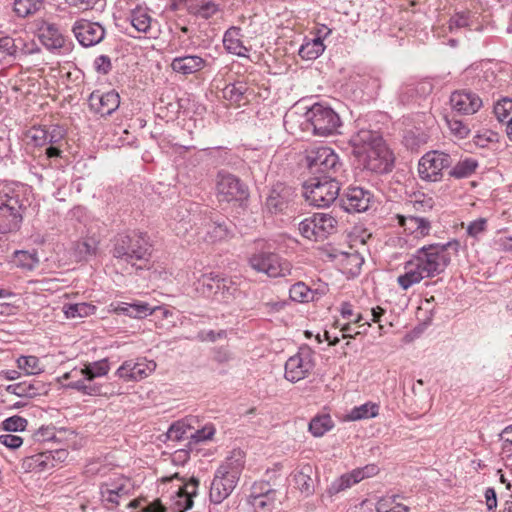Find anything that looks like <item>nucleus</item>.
<instances>
[{
    "instance_id": "nucleus-19",
    "label": "nucleus",
    "mask_w": 512,
    "mask_h": 512,
    "mask_svg": "<svg viewBox=\"0 0 512 512\" xmlns=\"http://www.w3.org/2000/svg\"><path fill=\"white\" fill-rule=\"evenodd\" d=\"M238 481L217 469L210 485V501L214 504L222 503L235 489Z\"/></svg>"
},
{
    "instance_id": "nucleus-42",
    "label": "nucleus",
    "mask_w": 512,
    "mask_h": 512,
    "mask_svg": "<svg viewBox=\"0 0 512 512\" xmlns=\"http://www.w3.org/2000/svg\"><path fill=\"white\" fill-rule=\"evenodd\" d=\"M81 377H87L94 380L95 378L102 377L110 371V364L108 359L104 358L98 361L89 362L81 368Z\"/></svg>"
},
{
    "instance_id": "nucleus-1",
    "label": "nucleus",
    "mask_w": 512,
    "mask_h": 512,
    "mask_svg": "<svg viewBox=\"0 0 512 512\" xmlns=\"http://www.w3.org/2000/svg\"><path fill=\"white\" fill-rule=\"evenodd\" d=\"M460 242L457 239L445 243H431L417 249L404 264V273L397 277V283L403 290L419 284L426 278L443 273L449 266L453 255H457Z\"/></svg>"
},
{
    "instance_id": "nucleus-35",
    "label": "nucleus",
    "mask_w": 512,
    "mask_h": 512,
    "mask_svg": "<svg viewBox=\"0 0 512 512\" xmlns=\"http://www.w3.org/2000/svg\"><path fill=\"white\" fill-rule=\"evenodd\" d=\"M130 21L136 31L144 34H149V37H152L151 32L153 30L154 21L146 9L139 7L132 10L130 15Z\"/></svg>"
},
{
    "instance_id": "nucleus-7",
    "label": "nucleus",
    "mask_w": 512,
    "mask_h": 512,
    "mask_svg": "<svg viewBox=\"0 0 512 512\" xmlns=\"http://www.w3.org/2000/svg\"><path fill=\"white\" fill-rule=\"evenodd\" d=\"M452 163L453 158L450 154L439 150L428 151L418 161V176L424 182H440L443 180L444 170Z\"/></svg>"
},
{
    "instance_id": "nucleus-61",
    "label": "nucleus",
    "mask_w": 512,
    "mask_h": 512,
    "mask_svg": "<svg viewBox=\"0 0 512 512\" xmlns=\"http://www.w3.org/2000/svg\"><path fill=\"white\" fill-rule=\"evenodd\" d=\"M486 229L487 219L478 218L468 224L466 232L468 236L477 239L481 234H483L486 231Z\"/></svg>"
},
{
    "instance_id": "nucleus-64",
    "label": "nucleus",
    "mask_w": 512,
    "mask_h": 512,
    "mask_svg": "<svg viewBox=\"0 0 512 512\" xmlns=\"http://www.w3.org/2000/svg\"><path fill=\"white\" fill-rule=\"evenodd\" d=\"M500 439L503 442L502 449L508 456H512V425L507 426L501 433Z\"/></svg>"
},
{
    "instance_id": "nucleus-17",
    "label": "nucleus",
    "mask_w": 512,
    "mask_h": 512,
    "mask_svg": "<svg viewBox=\"0 0 512 512\" xmlns=\"http://www.w3.org/2000/svg\"><path fill=\"white\" fill-rule=\"evenodd\" d=\"M378 472L379 468L375 464H368L364 467L356 468L349 473L343 474L338 479L333 481L329 487V492L331 494H337L366 478L377 475Z\"/></svg>"
},
{
    "instance_id": "nucleus-34",
    "label": "nucleus",
    "mask_w": 512,
    "mask_h": 512,
    "mask_svg": "<svg viewBox=\"0 0 512 512\" xmlns=\"http://www.w3.org/2000/svg\"><path fill=\"white\" fill-rule=\"evenodd\" d=\"M233 235V229L230 222H212L206 226L205 240L217 242L230 238Z\"/></svg>"
},
{
    "instance_id": "nucleus-36",
    "label": "nucleus",
    "mask_w": 512,
    "mask_h": 512,
    "mask_svg": "<svg viewBox=\"0 0 512 512\" xmlns=\"http://www.w3.org/2000/svg\"><path fill=\"white\" fill-rule=\"evenodd\" d=\"M187 10L191 15L209 19L218 12L219 6L211 0H194L188 5Z\"/></svg>"
},
{
    "instance_id": "nucleus-60",
    "label": "nucleus",
    "mask_w": 512,
    "mask_h": 512,
    "mask_svg": "<svg viewBox=\"0 0 512 512\" xmlns=\"http://www.w3.org/2000/svg\"><path fill=\"white\" fill-rule=\"evenodd\" d=\"M96 243L94 241L85 240L77 243L76 254L80 260H85L89 256L96 253Z\"/></svg>"
},
{
    "instance_id": "nucleus-10",
    "label": "nucleus",
    "mask_w": 512,
    "mask_h": 512,
    "mask_svg": "<svg viewBox=\"0 0 512 512\" xmlns=\"http://www.w3.org/2000/svg\"><path fill=\"white\" fill-rule=\"evenodd\" d=\"M315 366L314 352L308 346H302L285 363L284 377L296 383L309 376Z\"/></svg>"
},
{
    "instance_id": "nucleus-15",
    "label": "nucleus",
    "mask_w": 512,
    "mask_h": 512,
    "mask_svg": "<svg viewBox=\"0 0 512 512\" xmlns=\"http://www.w3.org/2000/svg\"><path fill=\"white\" fill-rule=\"evenodd\" d=\"M72 32L83 47L95 46L105 37V29L100 23L86 19L77 20L73 24Z\"/></svg>"
},
{
    "instance_id": "nucleus-30",
    "label": "nucleus",
    "mask_w": 512,
    "mask_h": 512,
    "mask_svg": "<svg viewBox=\"0 0 512 512\" xmlns=\"http://www.w3.org/2000/svg\"><path fill=\"white\" fill-rule=\"evenodd\" d=\"M221 278L220 274L214 272L202 274L193 284L195 291L203 297L215 300Z\"/></svg>"
},
{
    "instance_id": "nucleus-28",
    "label": "nucleus",
    "mask_w": 512,
    "mask_h": 512,
    "mask_svg": "<svg viewBox=\"0 0 512 512\" xmlns=\"http://www.w3.org/2000/svg\"><path fill=\"white\" fill-rule=\"evenodd\" d=\"M199 480L192 477L180 486L176 492L175 505L177 512H185L192 508L193 497L197 495Z\"/></svg>"
},
{
    "instance_id": "nucleus-55",
    "label": "nucleus",
    "mask_w": 512,
    "mask_h": 512,
    "mask_svg": "<svg viewBox=\"0 0 512 512\" xmlns=\"http://www.w3.org/2000/svg\"><path fill=\"white\" fill-rule=\"evenodd\" d=\"M27 424L28 421L25 418L18 415H14L3 420L0 427L2 430L7 432H19L24 431L26 429Z\"/></svg>"
},
{
    "instance_id": "nucleus-24",
    "label": "nucleus",
    "mask_w": 512,
    "mask_h": 512,
    "mask_svg": "<svg viewBox=\"0 0 512 512\" xmlns=\"http://www.w3.org/2000/svg\"><path fill=\"white\" fill-rule=\"evenodd\" d=\"M38 37L43 46L54 53H60L65 46V37L57 25L43 22L38 29Z\"/></svg>"
},
{
    "instance_id": "nucleus-53",
    "label": "nucleus",
    "mask_w": 512,
    "mask_h": 512,
    "mask_svg": "<svg viewBox=\"0 0 512 512\" xmlns=\"http://www.w3.org/2000/svg\"><path fill=\"white\" fill-rule=\"evenodd\" d=\"M289 296L296 302H308L313 300L314 292L303 282L293 284L289 290Z\"/></svg>"
},
{
    "instance_id": "nucleus-21",
    "label": "nucleus",
    "mask_w": 512,
    "mask_h": 512,
    "mask_svg": "<svg viewBox=\"0 0 512 512\" xmlns=\"http://www.w3.org/2000/svg\"><path fill=\"white\" fill-rule=\"evenodd\" d=\"M208 66V61L201 55L186 54L172 59L170 67L173 72L189 76L201 72Z\"/></svg>"
},
{
    "instance_id": "nucleus-6",
    "label": "nucleus",
    "mask_w": 512,
    "mask_h": 512,
    "mask_svg": "<svg viewBox=\"0 0 512 512\" xmlns=\"http://www.w3.org/2000/svg\"><path fill=\"white\" fill-rule=\"evenodd\" d=\"M306 129L314 135L326 137L337 132L341 125L339 115L330 107L315 103L305 114Z\"/></svg>"
},
{
    "instance_id": "nucleus-4",
    "label": "nucleus",
    "mask_w": 512,
    "mask_h": 512,
    "mask_svg": "<svg viewBox=\"0 0 512 512\" xmlns=\"http://www.w3.org/2000/svg\"><path fill=\"white\" fill-rule=\"evenodd\" d=\"M305 163L314 177L341 179L342 162L333 149L316 146L305 151Z\"/></svg>"
},
{
    "instance_id": "nucleus-11",
    "label": "nucleus",
    "mask_w": 512,
    "mask_h": 512,
    "mask_svg": "<svg viewBox=\"0 0 512 512\" xmlns=\"http://www.w3.org/2000/svg\"><path fill=\"white\" fill-rule=\"evenodd\" d=\"M132 489L129 478L120 474H113L100 485L102 502L108 508H115L122 498L127 497Z\"/></svg>"
},
{
    "instance_id": "nucleus-58",
    "label": "nucleus",
    "mask_w": 512,
    "mask_h": 512,
    "mask_svg": "<svg viewBox=\"0 0 512 512\" xmlns=\"http://www.w3.org/2000/svg\"><path fill=\"white\" fill-rule=\"evenodd\" d=\"M470 26V15L467 12H458L454 14L448 24V29L453 32L457 29L465 28Z\"/></svg>"
},
{
    "instance_id": "nucleus-40",
    "label": "nucleus",
    "mask_w": 512,
    "mask_h": 512,
    "mask_svg": "<svg viewBox=\"0 0 512 512\" xmlns=\"http://www.w3.org/2000/svg\"><path fill=\"white\" fill-rule=\"evenodd\" d=\"M62 309L66 318L76 319L93 315L96 311V306L86 302L68 303L65 304Z\"/></svg>"
},
{
    "instance_id": "nucleus-52",
    "label": "nucleus",
    "mask_w": 512,
    "mask_h": 512,
    "mask_svg": "<svg viewBox=\"0 0 512 512\" xmlns=\"http://www.w3.org/2000/svg\"><path fill=\"white\" fill-rule=\"evenodd\" d=\"M18 42H22V38L13 39L0 31V53H2L3 56L18 57Z\"/></svg>"
},
{
    "instance_id": "nucleus-32",
    "label": "nucleus",
    "mask_w": 512,
    "mask_h": 512,
    "mask_svg": "<svg viewBox=\"0 0 512 512\" xmlns=\"http://www.w3.org/2000/svg\"><path fill=\"white\" fill-rule=\"evenodd\" d=\"M223 45L225 49L234 55L247 57L248 48L243 45L240 39V29L236 27L229 28L223 36Z\"/></svg>"
},
{
    "instance_id": "nucleus-9",
    "label": "nucleus",
    "mask_w": 512,
    "mask_h": 512,
    "mask_svg": "<svg viewBox=\"0 0 512 512\" xmlns=\"http://www.w3.org/2000/svg\"><path fill=\"white\" fill-rule=\"evenodd\" d=\"M337 220L327 213H315L299 223L301 235L307 239L320 241L335 232Z\"/></svg>"
},
{
    "instance_id": "nucleus-43",
    "label": "nucleus",
    "mask_w": 512,
    "mask_h": 512,
    "mask_svg": "<svg viewBox=\"0 0 512 512\" xmlns=\"http://www.w3.org/2000/svg\"><path fill=\"white\" fill-rule=\"evenodd\" d=\"M379 414V405L374 402H366L360 406H355L348 414V419L358 421L362 419L374 418Z\"/></svg>"
},
{
    "instance_id": "nucleus-39",
    "label": "nucleus",
    "mask_w": 512,
    "mask_h": 512,
    "mask_svg": "<svg viewBox=\"0 0 512 512\" xmlns=\"http://www.w3.org/2000/svg\"><path fill=\"white\" fill-rule=\"evenodd\" d=\"M251 93L248 85L241 81L226 85L223 89V97L233 103H240L244 100L248 101V96Z\"/></svg>"
},
{
    "instance_id": "nucleus-54",
    "label": "nucleus",
    "mask_w": 512,
    "mask_h": 512,
    "mask_svg": "<svg viewBox=\"0 0 512 512\" xmlns=\"http://www.w3.org/2000/svg\"><path fill=\"white\" fill-rule=\"evenodd\" d=\"M25 135L29 142L32 143L35 147L46 146V125H34L26 131Z\"/></svg>"
},
{
    "instance_id": "nucleus-50",
    "label": "nucleus",
    "mask_w": 512,
    "mask_h": 512,
    "mask_svg": "<svg viewBox=\"0 0 512 512\" xmlns=\"http://www.w3.org/2000/svg\"><path fill=\"white\" fill-rule=\"evenodd\" d=\"M237 291V285L231 279L222 276L215 300L218 302H229Z\"/></svg>"
},
{
    "instance_id": "nucleus-26",
    "label": "nucleus",
    "mask_w": 512,
    "mask_h": 512,
    "mask_svg": "<svg viewBox=\"0 0 512 512\" xmlns=\"http://www.w3.org/2000/svg\"><path fill=\"white\" fill-rule=\"evenodd\" d=\"M382 137L376 131L361 129L351 136L349 143L353 148V154L358 157L368 152L376 143H380Z\"/></svg>"
},
{
    "instance_id": "nucleus-49",
    "label": "nucleus",
    "mask_w": 512,
    "mask_h": 512,
    "mask_svg": "<svg viewBox=\"0 0 512 512\" xmlns=\"http://www.w3.org/2000/svg\"><path fill=\"white\" fill-rule=\"evenodd\" d=\"M25 463L32 469H38L43 471L54 467L53 457H51V451L38 453L26 459Z\"/></svg>"
},
{
    "instance_id": "nucleus-41",
    "label": "nucleus",
    "mask_w": 512,
    "mask_h": 512,
    "mask_svg": "<svg viewBox=\"0 0 512 512\" xmlns=\"http://www.w3.org/2000/svg\"><path fill=\"white\" fill-rule=\"evenodd\" d=\"M325 45L320 38L305 40L299 48V56L304 60H315L323 54Z\"/></svg>"
},
{
    "instance_id": "nucleus-59",
    "label": "nucleus",
    "mask_w": 512,
    "mask_h": 512,
    "mask_svg": "<svg viewBox=\"0 0 512 512\" xmlns=\"http://www.w3.org/2000/svg\"><path fill=\"white\" fill-rule=\"evenodd\" d=\"M447 124L451 133L460 139L466 138L470 133L469 127L461 120L447 119Z\"/></svg>"
},
{
    "instance_id": "nucleus-45",
    "label": "nucleus",
    "mask_w": 512,
    "mask_h": 512,
    "mask_svg": "<svg viewBox=\"0 0 512 512\" xmlns=\"http://www.w3.org/2000/svg\"><path fill=\"white\" fill-rule=\"evenodd\" d=\"M14 263L16 266L26 269L33 270L39 263L38 254L35 250L33 251H25L18 250L14 252Z\"/></svg>"
},
{
    "instance_id": "nucleus-44",
    "label": "nucleus",
    "mask_w": 512,
    "mask_h": 512,
    "mask_svg": "<svg viewBox=\"0 0 512 512\" xmlns=\"http://www.w3.org/2000/svg\"><path fill=\"white\" fill-rule=\"evenodd\" d=\"M193 430L189 419H182L173 423L168 431L167 437L172 441H181L184 439L190 440V433Z\"/></svg>"
},
{
    "instance_id": "nucleus-18",
    "label": "nucleus",
    "mask_w": 512,
    "mask_h": 512,
    "mask_svg": "<svg viewBox=\"0 0 512 512\" xmlns=\"http://www.w3.org/2000/svg\"><path fill=\"white\" fill-rule=\"evenodd\" d=\"M372 194L362 187H349L341 197L342 207L349 213L366 211L371 203Z\"/></svg>"
},
{
    "instance_id": "nucleus-2",
    "label": "nucleus",
    "mask_w": 512,
    "mask_h": 512,
    "mask_svg": "<svg viewBox=\"0 0 512 512\" xmlns=\"http://www.w3.org/2000/svg\"><path fill=\"white\" fill-rule=\"evenodd\" d=\"M151 247L146 233L134 231L116 238L112 254L119 261L142 268L150 259Z\"/></svg>"
},
{
    "instance_id": "nucleus-14",
    "label": "nucleus",
    "mask_w": 512,
    "mask_h": 512,
    "mask_svg": "<svg viewBox=\"0 0 512 512\" xmlns=\"http://www.w3.org/2000/svg\"><path fill=\"white\" fill-rule=\"evenodd\" d=\"M156 369V363L146 358L126 360L116 370L115 376L124 382H137L148 377Z\"/></svg>"
},
{
    "instance_id": "nucleus-5",
    "label": "nucleus",
    "mask_w": 512,
    "mask_h": 512,
    "mask_svg": "<svg viewBox=\"0 0 512 512\" xmlns=\"http://www.w3.org/2000/svg\"><path fill=\"white\" fill-rule=\"evenodd\" d=\"M340 181L341 179L311 178L304 186L306 202L318 208L330 206L339 196Z\"/></svg>"
},
{
    "instance_id": "nucleus-57",
    "label": "nucleus",
    "mask_w": 512,
    "mask_h": 512,
    "mask_svg": "<svg viewBox=\"0 0 512 512\" xmlns=\"http://www.w3.org/2000/svg\"><path fill=\"white\" fill-rule=\"evenodd\" d=\"M154 310L155 308H152L145 302H134L130 303V307L128 308V316L134 318H144L148 315H151Z\"/></svg>"
},
{
    "instance_id": "nucleus-46",
    "label": "nucleus",
    "mask_w": 512,
    "mask_h": 512,
    "mask_svg": "<svg viewBox=\"0 0 512 512\" xmlns=\"http://www.w3.org/2000/svg\"><path fill=\"white\" fill-rule=\"evenodd\" d=\"M16 362L17 367L27 375H38L44 372V366L36 356H20Z\"/></svg>"
},
{
    "instance_id": "nucleus-16",
    "label": "nucleus",
    "mask_w": 512,
    "mask_h": 512,
    "mask_svg": "<svg viewBox=\"0 0 512 512\" xmlns=\"http://www.w3.org/2000/svg\"><path fill=\"white\" fill-rule=\"evenodd\" d=\"M90 111L102 117L111 115L120 105V96L115 90L93 91L88 98Z\"/></svg>"
},
{
    "instance_id": "nucleus-51",
    "label": "nucleus",
    "mask_w": 512,
    "mask_h": 512,
    "mask_svg": "<svg viewBox=\"0 0 512 512\" xmlns=\"http://www.w3.org/2000/svg\"><path fill=\"white\" fill-rule=\"evenodd\" d=\"M494 114L499 122L509 125L512 122V99L499 100L494 105Z\"/></svg>"
},
{
    "instance_id": "nucleus-12",
    "label": "nucleus",
    "mask_w": 512,
    "mask_h": 512,
    "mask_svg": "<svg viewBox=\"0 0 512 512\" xmlns=\"http://www.w3.org/2000/svg\"><path fill=\"white\" fill-rule=\"evenodd\" d=\"M216 194L220 202L240 201L247 197L246 185L235 175L220 171L216 177Z\"/></svg>"
},
{
    "instance_id": "nucleus-22",
    "label": "nucleus",
    "mask_w": 512,
    "mask_h": 512,
    "mask_svg": "<svg viewBox=\"0 0 512 512\" xmlns=\"http://www.w3.org/2000/svg\"><path fill=\"white\" fill-rule=\"evenodd\" d=\"M292 197V189L282 183H278L270 190L265 201V208L272 214L282 213L288 208Z\"/></svg>"
},
{
    "instance_id": "nucleus-62",
    "label": "nucleus",
    "mask_w": 512,
    "mask_h": 512,
    "mask_svg": "<svg viewBox=\"0 0 512 512\" xmlns=\"http://www.w3.org/2000/svg\"><path fill=\"white\" fill-rule=\"evenodd\" d=\"M93 66L97 73L106 75L112 69L111 59L106 55H100L95 58Z\"/></svg>"
},
{
    "instance_id": "nucleus-23",
    "label": "nucleus",
    "mask_w": 512,
    "mask_h": 512,
    "mask_svg": "<svg viewBox=\"0 0 512 512\" xmlns=\"http://www.w3.org/2000/svg\"><path fill=\"white\" fill-rule=\"evenodd\" d=\"M276 500V491L269 484H255L249 496V503L257 512H271Z\"/></svg>"
},
{
    "instance_id": "nucleus-27",
    "label": "nucleus",
    "mask_w": 512,
    "mask_h": 512,
    "mask_svg": "<svg viewBox=\"0 0 512 512\" xmlns=\"http://www.w3.org/2000/svg\"><path fill=\"white\" fill-rule=\"evenodd\" d=\"M314 468L311 464L306 463L299 466L291 474L294 486L305 496H311L315 491L314 480L312 475Z\"/></svg>"
},
{
    "instance_id": "nucleus-38",
    "label": "nucleus",
    "mask_w": 512,
    "mask_h": 512,
    "mask_svg": "<svg viewBox=\"0 0 512 512\" xmlns=\"http://www.w3.org/2000/svg\"><path fill=\"white\" fill-rule=\"evenodd\" d=\"M478 161L472 157L459 160L448 172L449 176L455 179L470 177L478 168Z\"/></svg>"
},
{
    "instance_id": "nucleus-13",
    "label": "nucleus",
    "mask_w": 512,
    "mask_h": 512,
    "mask_svg": "<svg viewBox=\"0 0 512 512\" xmlns=\"http://www.w3.org/2000/svg\"><path fill=\"white\" fill-rule=\"evenodd\" d=\"M363 162L364 167L375 173L383 174L392 170L394 158L392 152L388 149L383 139L380 143L369 148L368 152L358 156Z\"/></svg>"
},
{
    "instance_id": "nucleus-37",
    "label": "nucleus",
    "mask_w": 512,
    "mask_h": 512,
    "mask_svg": "<svg viewBox=\"0 0 512 512\" xmlns=\"http://www.w3.org/2000/svg\"><path fill=\"white\" fill-rule=\"evenodd\" d=\"M67 387L89 396H101L108 394L102 390L103 386L101 384L94 383L92 379H88L87 377L73 380L67 385Z\"/></svg>"
},
{
    "instance_id": "nucleus-31",
    "label": "nucleus",
    "mask_w": 512,
    "mask_h": 512,
    "mask_svg": "<svg viewBox=\"0 0 512 512\" xmlns=\"http://www.w3.org/2000/svg\"><path fill=\"white\" fill-rule=\"evenodd\" d=\"M244 464L245 453L240 449H234L217 469L239 480Z\"/></svg>"
},
{
    "instance_id": "nucleus-29",
    "label": "nucleus",
    "mask_w": 512,
    "mask_h": 512,
    "mask_svg": "<svg viewBox=\"0 0 512 512\" xmlns=\"http://www.w3.org/2000/svg\"><path fill=\"white\" fill-rule=\"evenodd\" d=\"M398 220L400 226L416 238H424L430 234L431 222L427 218L408 215L399 216Z\"/></svg>"
},
{
    "instance_id": "nucleus-56",
    "label": "nucleus",
    "mask_w": 512,
    "mask_h": 512,
    "mask_svg": "<svg viewBox=\"0 0 512 512\" xmlns=\"http://www.w3.org/2000/svg\"><path fill=\"white\" fill-rule=\"evenodd\" d=\"M215 432L216 429L213 424H206L201 429H197L195 431L191 430L190 442L200 443L205 442L207 440H211Z\"/></svg>"
},
{
    "instance_id": "nucleus-3",
    "label": "nucleus",
    "mask_w": 512,
    "mask_h": 512,
    "mask_svg": "<svg viewBox=\"0 0 512 512\" xmlns=\"http://www.w3.org/2000/svg\"><path fill=\"white\" fill-rule=\"evenodd\" d=\"M25 210L26 200L21 191L0 183V234L17 231Z\"/></svg>"
},
{
    "instance_id": "nucleus-8",
    "label": "nucleus",
    "mask_w": 512,
    "mask_h": 512,
    "mask_svg": "<svg viewBox=\"0 0 512 512\" xmlns=\"http://www.w3.org/2000/svg\"><path fill=\"white\" fill-rule=\"evenodd\" d=\"M250 267L268 277H285L291 273V264L288 260L273 252H258L249 258Z\"/></svg>"
},
{
    "instance_id": "nucleus-25",
    "label": "nucleus",
    "mask_w": 512,
    "mask_h": 512,
    "mask_svg": "<svg viewBox=\"0 0 512 512\" xmlns=\"http://www.w3.org/2000/svg\"><path fill=\"white\" fill-rule=\"evenodd\" d=\"M47 140L46 145H49L45 150L47 159L62 158V146L66 137V130L63 126L53 124L46 126Z\"/></svg>"
},
{
    "instance_id": "nucleus-47",
    "label": "nucleus",
    "mask_w": 512,
    "mask_h": 512,
    "mask_svg": "<svg viewBox=\"0 0 512 512\" xmlns=\"http://www.w3.org/2000/svg\"><path fill=\"white\" fill-rule=\"evenodd\" d=\"M334 426L333 420L329 415L315 416L309 423V431L315 437H321L330 431Z\"/></svg>"
},
{
    "instance_id": "nucleus-63",
    "label": "nucleus",
    "mask_w": 512,
    "mask_h": 512,
    "mask_svg": "<svg viewBox=\"0 0 512 512\" xmlns=\"http://www.w3.org/2000/svg\"><path fill=\"white\" fill-rule=\"evenodd\" d=\"M35 441L46 442L56 439L54 427H40L33 435Z\"/></svg>"
},
{
    "instance_id": "nucleus-20",
    "label": "nucleus",
    "mask_w": 512,
    "mask_h": 512,
    "mask_svg": "<svg viewBox=\"0 0 512 512\" xmlns=\"http://www.w3.org/2000/svg\"><path fill=\"white\" fill-rule=\"evenodd\" d=\"M450 104L454 111L463 115L476 113L482 106L481 98L472 91H455L450 96Z\"/></svg>"
},
{
    "instance_id": "nucleus-33",
    "label": "nucleus",
    "mask_w": 512,
    "mask_h": 512,
    "mask_svg": "<svg viewBox=\"0 0 512 512\" xmlns=\"http://www.w3.org/2000/svg\"><path fill=\"white\" fill-rule=\"evenodd\" d=\"M44 384L41 381L19 382L7 386V392L19 397H36L44 391Z\"/></svg>"
},
{
    "instance_id": "nucleus-48",
    "label": "nucleus",
    "mask_w": 512,
    "mask_h": 512,
    "mask_svg": "<svg viewBox=\"0 0 512 512\" xmlns=\"http://www.w3.org/2000/svg\"><path fill=\"white\" fill-rule=\"evenodd\" d=\"M44 0H14V12L19 17H27L38 12Z\"/></svg>"
}]
</instances>
